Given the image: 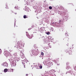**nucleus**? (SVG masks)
I'll use <instances>...</instances> for the list:
<instances>
[{"mask_svg":"<svg viewBox=\"0 0 76 76\" xmlns=\"http://www.w3.org/2000/svg\"><path fill=\"white\" fill-rule=\"evenodd\" d=\"M4 54L6 56H9V52H4Z\"/></svg>","mask_w":76,"mask_h":76,"instance_id":"2","label":"nucleus"},{"mask_svg":"<svg viewBox=\"0 0 76 76\" xmlns=\"http://www.w3.org/2000/svg\"><path fill=\"white\" fill-rule=\"evenodd\" d=\"M31 28H28V30H31Z\"/></svg>","mask_w":76,"mask_h":76,"instance_id":"20","label":"nucleus"},{"mask_svg":"<svg viewBox=\"0 0 76 76\" xmlns=\"http://www.w3.org/2000/svg\"><path fill=\"white\" fill-rule=\"evenodd\" d=\"M15 14H17L16 13Z\"/></svg>","mask_w":76,"mask_h":76,"instance_id":"27","label":"nucleus"},{"mask_svg":"<svg viewBox=\"0 0 76 76\" xmlns=\"http://www.w3.org/2000/svg\"><path fill=\"white\" fill-rule=\"evenodd\" d=\"M18 0V1H19V0Z\"/></svg>","mask_w":76,"mask_h":76,"instance_id":"28","label":"nucleus"},{"mask_svg":"<svg viewBox=\"0 0 76 76\" xmlns=\"http://www.w3.org/2000/svg\"><path fill=\"white\" fill-rule=\"evenodd\" d=\"M75 10V11H76V9Z\"/></svg>","mask_w":76,"mask_h":76,"instance_id":"26","label":"nucleus"},{"mask_svg":"<svg viewBox=\"0 0 76 76\" xmlns=\"http://www.w3.org/2000/svg\"><path fill=\"white\" fill-rule=\"evenodd\" d=\"M16 7H15V8H16Z\"/></svg>","mask_w":76,"mask_h":76,"instance_id":"24","label":"nucleus"},{"mask_svg":"<svg viewBox=\"0 0 76 76\" xmlns=\"http://www.w3.org/2000/svg\"><path fill=\"white\" fill-rule=\"evenodd\" d=\"M6 8H7V9H9V7H7Z\"/></svg>","mask_w":76,"mask_h":76,"instance_id":"18","label":"nucleus"},{"mask_svg":"<svg viewBox=\"0 0 76 76\" xmlns=\"http://www.w3.org/2000/svg\"><path fill=\"white\" fill-rule=\"evenodd\" d=\"M1 50L0 49V54H1Z\"/></svg>","mask_w":76,"mask_h":76,"instance_id":"14","label":"nucleus"},{"mask_svg":"<svg viewBox=\"0 0 76 76\" xmlns=\"http://www.w3.org/2000/svg\"><path fill=\"white\" fill-rule=\"evenodd\" d=\"M50 72H51V71H50Z\"/></svg>","mask_w":76,"mask_h":76,"instance_id":"30","label":"nucleus"},{"mask_svg":"<svg viewBox=\"0 0 76 76\" xmlns=\"http://www.w3.org/2000/svg\"><path fill=\"white\" fill-rule=\"evenodd\" d=\"M4 72H7V71H8V70H7V69H4Z\"/></svg>","mask_w":76,"mask_h":76,"instance_id":"8","label":"nucleus"},{"mask_svg":"<svg viewBox=\"0 0 76 76\" xmlns=\"http://www.w3.org/2000/svg\"><path fill=\"white\" fill-rule=\"evenodd\" d=\"M47 35H49V34H50V33L49 32H48L47 33Z\"/></svg>","mask_w":76,"mask_h":76,"instance_id":"15","label":"nucleus"},{"mask_svg":"<svg viewBox=\"0 0 76 76\" xmlns=\"http://www.w3.org/2000/svg\"><path fill=\"white\" fill-rule=\"evenodd\" d=\"M49 8L50 9H52V7L51 6H50L49 7Z\"/></svg>","mask_w":76,"mask_h":76,"instance_id":"12","label":"nucleus"},{"mask_svg":"<svg viewBox=\"0 0 76 76\" xmlns=\"http://www.w3.org/2000/svg\"><path fill=\"white\" fill-rule=\"evenodd\" d=\"M26 61H28V60H25L24 61H23V62H22L23 64H25V62H26Z\"/></svg>","mask_w":76,"mask_h":76,"instance_id":"7","label":"nucleus"},{"mask_svg":"<svg viewBox=\"0 0 76 76\" xmlns=\"http://www.w3.org/2000/svg\"><path fill=\"white\" fill-rule=\"evenodd\" d=\"M3 66H4V67H7L8 66V64L6 62H5L4 63Z\"/></svg>","mask_w":76,"mask_h":76,"instance_id":"3","label":"nucleus"},{"mask_svg":"<svg viewBox=\"0 0 76 76\" xmlns=\"http://www.w3.org/2000/svg\"><path fill=\"white\" fill-rule=\"evenodd\" d=\"M17 8H18V6H17Z\"/></svg>","mask_w":76,"mask_h":76,"instance_id":"23","label":"nucleus"},{"mask_svg":"<svg viewBox=\"0 0 76 76\" xmlns=\"http://www.w3.org/2000/svg\"><path fill=\"white\" fill-rule=\"evenodd\" d=\"M21 53V54H22V53Z\"/></svg>","mask_w":76,"mask_h":76,"instance_id":"29","label":"nucleus"},{"mask_svg":"<svg viewBox=\"0 0 76 76\" xmlns=\"http://www.w3.org/2000/svg\"><path fill=\"white\" fill-rule=\"evenodd\" d=\"M25 66H25V65H24V68H25Z\"/></svg>","mask_w":76,"mask_h":76,"instance_id":"17","label":"nucleus"},{"mask_svg":"<svg viewBox=\"0 0 76 76\" xmlns=\"http://www.w3.org/2000/svg\"><path fill=\"white\" fill-rule=\"evenodd\" d=\"M53 64L52 62H49L48 63V66H49V67H50L51 66H52L53 65Z\"/></svg>","mask_w":76,"mask_h":76,"instance_id":"5","label":"nucleus"},{"mask_svg":"<svg viewBox=\"0 0 76 76\" xmlns=\"http://www.w3.org/2000/svg\"><path fill=\"white\" fill-rule=\"evenodd\" d=\"M31 52L34 55L37 56L38 54V49H34L33 48L32 50H31Z\"/></svg>","mask_w":76,"mask_h":76,"instance_id":"1","label":"nucleus"},{"mask_svg":"<svg viewBox=\"0 0 76 76\" xmlns=\"http://www.w3.org/2000/svg\"><path fill=\"white\" fill-rule=\"evenodd\" d=\"M23 18H24V19H26V18H27V17H26V15H24V16H23Z\"/></svg>","mask_w":76,"mask_h":76,"instance_id":"9","label":"nucleus"},{"mask_svg":"<svg viewBox=\"0 0 76 76\" xmlns=\"http://www.w3.org/2000/svg\"><path fill=\"white\" fill-rule=\"evenodd\" d=\"M26 76H28V74H26Z\"/></svg>","mask_w":76,"mask_h":76,"instance_id":"19","label":"nucleus"},{"mask_svg":"<svg viewBox=\"0 0 76 76\" xmlns=\"http://www.w3.org/2000/svg\"><path fill=\"white\" fill-rule=\"evenodd\" d=\"M10 71L12 72H13V69H11Z\"/></svg>","mask_w":76,"mask_h":76,"instance_id":"11","label":"nucleus"},{"mask_svg":"<svg viewBox=\"0 0 76 76\" xmlns=\"http://www.w3.org/2000/svg\"><path fill=\"white\" fill-rule=\"evenodd\" d=\"M39 67L41 69H42V65H40L39 66Z\"/></svg>","mask_w":76,"mask_h":76,"instance_id":"10","label":"nucleus"},{"mask_svg":"<svg viewBox=\"0 0 76 76\" xmlns=\"http://www.w3.org/2000/svg\"><path fill=\"white\" fill-rule=\"evenodd\" d=\"M58 65H60V64H58Z\"/></svg>","mask_w":76,"mask_h":76,"instance_id":"25","label":"nucleus"},{"mask_svg":"<svg viewBox=\"0 0 76 76\" xmlns=\"http://www.w3.org/2000/svg\"><path fill=\"white\" fill-rule=\"evenodd\" d=\"M41 54L43 56L44 55V53L43 52H42Z\"/></svg>","mask_w":76,"mask_h":76,"instance_id":"13","label":"nucleus"},{"mask_svg":"<svg viewBox=\"0 0 76 76\" xmlns=\"http://www.w3.org/2000/svg\"><path fill=\"white\" fill-rule=\"evenodd\" d=\"M20 42H19L17 43V45L18 47L17 48H19V47H20Z\"/></svg>","mask_w":76,"mask_h":76,"instance_id":"4","label":"nucleus"},{"mask_svg":"<svg viewBox=\"0 0 76 76\" xmlns=\"http://www.w3.org/2000/svg\"><path fill=\"white\" fill-rule=\"evenodd\" d=\"M27 36L30 39H31L32 38V36H30V35H29V34L27 35Z\"/></svg>","mask_w":76,"mask_h":76,"instance_id":"6","label":"nucleus"},{"mask_svg":"<svg viewBox=\"0 0 76 76\" xmlns=\"http://www.w3.org/2000/svg\"><path fill=\"white\" fill-rule=\"evenodd\" d=\"M59 21V23H61V20H60V21Z\"/></svg>","mask_w":76,"mask_h":76,"instance_id":"16","label":"nucleus"},{"mask_svg":"<svg viewBox=\"0 0 76 76\" xmlns=\"http://www.w3.org/2000/svg\"><path fill=\"white\" fill-rule=\"evenodd\" d=\"M75 70H76V66H75Z\"/></svg>","mask_w":76,"mask_h":76,"instance_id":"21","label":"nucleus"},{"mask_svg":"<svg viewBox=\"0 0 76 76\" xmlns=\"http://www.w3.org/2000/svg\"><path fill=\"white\" fill-rule=\"evenodd\" d=\"M54 71V70L52 69V70H51V71Z\"/></svg>","mask_w":76,"mask_h":76,"instance_id":"22","label":"nucleus"}]
</instances>
